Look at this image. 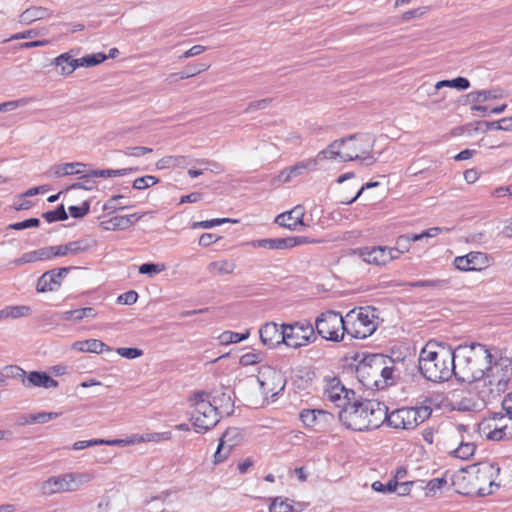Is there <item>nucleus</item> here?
Here are the masks:
<instances>
[{"label":"nucleus","instance_id":"6","mask_svg":"<svg viewBox=\"0 0 512 512\" xmlns=\"http://www.w3.org/2000/svg\"><path fill=\"white\" fill-rule=\"evenodd\" d=\"M396 370L394 360L383 354H370L358 364L356 372L360 381L367 387L383 389L393 380Z\"/></svg>","mask_w":512,"mask_h":512},{"label":"nucleus","instance_id":"8","mask_svg":"<svg viewBox=\"0 0 512 512\" xmlns=\"http://www.w3.org/2000/svg\"><path fill=\"white\" fill-rule=\"evenodd\" d=\"M374 309L360 307L353 309L345 315V333L355 339H365L373 334L377 324Z\"/></svg>","mask_w":512,"mask_h":512},{"label":"nucleus","instance_id":"24","mask_svg":"<svg viewBox=\"0 0 512 512\" xmlns=\"http://www.w3.org/2000/svg\"><path fill=\"white\" fill-rule=\"evenodd\" d=\"M305 215V209L302 205H297L288 212L279 214L275 222L290 230H297L298 226H305L303 217Z\"/></svg>","mask_w":512,"mask_h":512},{"label":"nucleus","instance_id":"54","mask_svg":"<svg viewBox=\"0 0 512 512\" xmlns=\"http://www.w3.org/2000/svg\"><path fill=\"white\" fill-rule=\"evenodd\" d=\"M169 496L168 492H163L159 496L153 497L149 502H147V505L149 506L150 512H158L163 510V504L165 502V499Z\"/></svg>","mask_w":512,"mask_h":512},{"label":"nucleus","instance_id":"12","mask_svg":"<svg viewBox=\"0 0 512 512\" xmlns=\"http://www.w3.org/2000/svg\"><path fill=\"white\" fill-rule=\"evenodd\" d=\"M481 433L492 441H508L512 439V416L494 413L480 423Z\"/></svg>","mask_w":512,"mask_h":512},{"label":"nucleus","instance_id":"15","mask_svg":"<svg viewBox=\"0 0 512 512\" xmlns=\"http://www.w3.org/2000/svg\"><path fill=\"white\" fill-rule=\"evenodd\" d=\"M10 370H15L14 377L20 378L22 385L25 388H56L58 382L54 380L49 374L43 371H31L27 373L25 370L18 366H10Z\"/></svg>","mask_w":512,"mask_h":512},{"label":"nucleus","instance_id":"41","mask_svg":"<svg viewBox=\"0 0 512 512\" xmlns=\"http://www.w3.org/2000/svg\"><path fill=\"white\" fill-rule=\"evenodd\" d=\"M161 439V435L159 433H147L144 435L134 434L126 438V445L139 444L143 442H156Z\"/></svg>","mask_w":512,"mask_h":512},{"label":"nucleus","instance_id":"27","mask_svg":"<svg viewBox=\"0 0 512 512\" xmlns=\"http://www.w3.org/2000/svg\"><path fill=\"white\" fill-rule=\"evenodd\" d=\"M53 15V11L41 6H32L23 11L19 16V22L29 25L37 20L46 19Z\"/></svg>","mask_w":512,"mask_h":512},{"label":"nucleus","instance_id":"4","mask_svg":"<svg viewBox=\"0 0 512 512\" xmlns=\"http://www.w3.org/2000/svg\"><path fill=\"white\" fill-rule=\"evenodd\" d=\"M419 371L429 381L444 382L455 376L453 350L428 342L420 351Z\"/></svg>","mask_w":512,"mask_h":512},{"label":"nucleus","instance_id":"53","mask_svg":"<svg viewBox=\"0 0 512 512\" xmlns=\"http://www.w3.org/2000/svg\"><path fill=\"white\" fill-rule=\"evenodd\" d=\"M372 489L381 493H393L397 489V480L391 479L387 484H383L380 481H375L372 483Z\"/></svg>","mask_w":512,"mask_h":512},{"label":"nucleus","instance_id":"52","mask_svg":"<svg viewBox=\"0 0 512 512\" xmlns=\"http://www.w3.org/2000/svg\"><path fill=\"white\" fill-rule=\"evenodd\" d=\"M59 416L57 412H40L30 415L28 423H47L50 420L56 419Z\"/></svg>","mask_w":512,"mask_h":512},{"label":"nucleus","instance_id":"64","mask_svg":"<svg viewBox=\"0 0 512 512\" xmlns=\"http://www.w3.org/2000/svg\"><path fill=\"white\" fill-rule=\"evenodd\" d=\"M36 261H38V256H37V251L34 250V251L24 253L21 257L15 259L13 261V263L15 265L20 266V265H24V264L32 263V262H36Z\"/></svg>","mask_w":512,"mask_h":512},{"label":"nucleus","instance_id":"20","mask_svg":"<svg viewBox=\"0 0 512 512\" xmlns=\"http://www.w3.org/2000/svg\"><path fill=\"white\" fill-rule=\"evenodd\" d=\"M453 263L455 268L460 271H476L488 267L490 257L486 253L472 251L464 256L456 257Z\"/></svg>","mask_w":512,"mask_h":512},{"label":"nucleus","instance_id":"11","mask_svg":"<svg viewBox=\"0 0 512 512\" xmlns=\"http://www.w3.org/2000/svg\"><path fill=\"white\" fill-rule=\"evenodd\" d=\"M345 316L340 313L329 310L321 313L315 320L314 330L323 339L332 342L343 340L345 335Z\"/></svg>","mask_w":512,"mask_h":512},{"label":"nucleus","instance_id":"33","mask_svg":"<svg viewBox=\"0 0 512 512\" xmlns=\"http://www.w3.org/2000/svg\"><path fill=\"white\" fill-rule=\"evenodd\" d=\"M236 264L231 260H218L208 265V271L216 275H228L233 273Z\"/></svg>","mask_w":512,"mask_h":512},{"label":"nucleus","instance_id":"51","mask_svg":"<svg viewBox=\"0 0 512 512\" xmlns=\"http://www.w3.org/2000/svg\"><path fill=\"white\" fill-rule=\"evenodd\" d=\"M448 284L447 280H419L415 282L409 283L411 287H421V288H440Z\"/></svg>","mask_w":512,"mask_h":512},{"label":"nucleus","instance_id":"56","mask_svg":"<svg viewBox=\"0 0 512 512\" xmlns=\"http://www.w3.org/2000/svg\"><path fill=\"white\" fill-rule=\"evenodd\" d=\"M97 316V312L92 307H84L75 309L74 313V321L80 322L84 318H95Z\"/></svg>","mask_w":512,"mask_h":512},{"label":"nucleus","instance_id":"32","mask_svg":"<svg viewBox=\"0 0 512 512\" xmlns=\"http://www.w3.org/2000/svg\"><path fill=\"white\" fill-rule=\"evenodd\" d=\"M86 164L81 162L64 163L52 168L55 177H62L71 174H82L86 172Z\"/></svg>","mask_w":512,"mask_h":512},{"label":"nucleus","instance_id":"18","mask_svg":"<svg viewBox=\"0 0 512 512\" xmlns=\"http://www.w3.org/2000/svg\"><path fill=\"white\" fill-rule=\"evenodd\" d=\"M311 241L304 236H292L286 238H275V239H257L247 243V245L253 248H265L270 250H283L292 248Z\"/></svg>","mask_w":512,"mask_h":512},{"label":"nucleus","instance_id":"45","mask_svg":"<svg viewBox=\"0 0 512 512\" xmlns=\"http://www.w3.org/2000/svg\"><path fill=\"white\" fill-rule=\"evenodd\" d=\"M85 174L82 176V181L73 183L68 187L70 190L83 189V190H93L96 188V181L93 180L94 177L89 175V171L84 172Z\"/></svg>","mask_w":512,"mask_h":512},{"label":"nucleus","instance_id":"23","mask_svg":"<svg viewBox=\"0 0 512 512\" xmlns=\"http://www.w3.org/2000/svg\"><path fill=\"white\" fill-rule=\"evenodd\" d=\"M259 336L262 344L269 348H274L284 343L283 327L282 325L279 327L274 322L265 323L259 329Z\"/></svg>","mask_w":512,"mask_h":512},{"label":"nucleus","instance_id":"5","mask_svg":"<svg viewBox=\"0 0 512 512\" xmlns=\"http://www.w3.org/2000/svg\"><path fill=\"white\" fill-rule=\"evenodd\" d=\"M512 380V360L508 357L492 359L484 376L477 381L478 396L483 402H491L503 394Z\"/></svg>","mask_w":512,"mask_h":512},{"label":"nucleus","instance_id":"35","mask_svg":"<svg viewBox=\"0 0 512 512\" xmlns=\"http://www.w3.org/2000/svg\"><path fill=\"white\" fill-rule=\"evenodd\" d=\"M498 98H501V94L498 90L473 91L467 94L468 101L474 104Z\"/></svg>","mask_w":512,"mask_h":512},{"label":"nucleus","instance_id":"61","mask_svg":"<svg viewBox=\"0 0 512 512\" xmlns=\"http://www.w3.org/2000/svg\"><path fill=\"white\" fill-rule=\"evenodd\" d=\"M411 246V242L409 240V235H400L396 240L395 250L398 254H403L408 252Z\"/></svg>","mask_w":512,"mask_h":512},{"label":"nucleus","instance_id":"48","mask_svg":"<svg viewBox=\"0 0 512 512\" xmlns=\"http://www.w3.org/2000/svg\"><path fill=\"white\" fill-rule=\"evenodd\" d=\"M292 505L289 503L288 499H282L281 497H277L273 499L272 503L269 507V512H292Z\"/></svg>","mask_w":512,"mask_h":512},{"label":"nucleus","instance_id":"9","mask_svg":"<svg viewBox=\"0 0 512 512\" xmlns=\"http://www.w3.org/2000/svg\"><path fill=\"white\" fill-rule=\"evenodd\" d=\"M432 413L428 405L403 407L387 413L385 422L394 429L413 430L427 420Z\"/></svg>","mask_w":512,"mask_h":512},{"label":"nucleus","instance_id":"34","mask_svg":"<svg viewBox=\"0 0 512 512\" xmlns=\"http://www.w3.org/2000/svg\"><path fill=\"white\" fill-rule=\"evenodd\" d=\"M323 159L324 158H318V156H317L314 159H307V160L297 162L295 165L289 167L290 174H292L293 178H295V177L303 175L304 172L307 170H311V171L315 170L318 165V161L323 160Z\"/></svg>","mask_w":512,"mask_h":512},{"label":"nucleus","instance_id":"13","mask_svg":"<svg viewBox=\"0 0 512 512\" xmlns=\"http://www.w3.org/2000/svg\"><path fill=\"white\" fill-rule=\"evenodd\" d=\"M284 344L290 348H300L316 341L314 326L307 320L292 324H282Z\"/></svg>","mask_w":512,"mask_h":512},{"label":"nucleus","instance_id":"62","mask_svg":"<svg viewBox=\"0 0 512 512\" xmlns=\"http://www.w3.org/2000/svg\"><path fill=\"white\" fill-rule=\"evenodd\" d=\"M116 352L121 357H124V358H127V359H135V358H138V357L142 356V354H143V351L141 349H138V348H127V347L117 348Z\"/></svg>","mask_w":512,"mask_h":512},{"label":"nucleus","instance_id":"59","mask_svg":"<svg viewBox=\"0 0 512 512\" xmlns=\"http://www.w3.org/2000/svg\"><path fill=\"white\" fill-rule=\"evenodd\" d=\"M39 225H40V220L38 218H30V219H26L21 222H16V223L10 224L9 228L13 229V230H23L26 228L38 227Z\"/></svg>","mask_w":512,"mask_h":512},{"label":"nucleus","instance_id":"50","mask_svg":"<svg viewBox=\"0 0 512 512\" xmlns=\"http://www.w3.org/2000/svg\"><path fill=\"white\" fill-rule=\"evenodd\" d=\"M158 181H159L158 178H156L155 176H152V175L143 176V177H140V178H137L134 180L133 188H135L137 190L146 189V188H149V187L155 185L156 183H158Z\"/></svg>","mask_w":512,"mask_h":512},{"label":"nucleus","instance_id":"26","mask_svg":"<svg viewBox=\"0 0 512 512\" xmlns=\"http://www.w3.org/2000/svg\"><path fill=\"white\" fill-rule=\"evenodd\" d=\"M92 247V244L86 239H79L68 242L64 245L55 246V253L57 257H64L69 254L78 255L87 252Z\"/></svg>","mask_w":512,"mask_h":512},{"label":"nucleus","instance_id":"42","mask_svg":"<svg viewBox=\"0 0 512 512\" xmlns=\"http://www.w3.org/2000/svg\"><path fill=\"white\" fill-rule=\"evenodd\" d=\"M249 336V332L246 333H237L232 331H225L219 336V340L221 344L227 345L231 343H238Z\"/></svg>","mask_w":512,"mask_h":512},{"label":"nucleus","instance_id":"14","mask_svg":"<svg viewBox=\"0 0 512 512\" xmlns=\"http://www.w3.org/2000/svg\"><path fill=\"white\" fill-rule=\"evenodd\" d=\"M257 380L262 394L265 396L271 395L274 397L285 387V379L281 372L269 366H263L259 369Z\"/></svg>","mask_w":512,"mask_h":512},{"label":"nucleus","instance_id":"37","mask_svg":"<svg viewBox=\"0 0 512 512\" xmlns=\"http://www.w3.org/2000/svg\"><path fill=\"white\" fill-rule=\"evenodd\" d=\"M134 171L133 168L126 169H94L89 171V175L94 178H108V177H118L124 176L129 172Z\"/></svg>","mask_w":512,"mask_h":512},{"label":"nucleus","instance_id":"43","mask_svg":"<svg viewBox=\"0 0 512 512\" xmlns=\"http://www.w3.org/2000/svg\"><path fill=\"white\" fill-rule=\"evenodd\" d=\"M228 222L237 223L238 221L234 220V219H230V218H217V219L193 222L192 228L193 229H197V228L210 229L215 226H218V225H221L224 223H228Z\"/></svg>","mask_w":512,"mask_h":512},{"label":"nucleus","instance_id":"58","mask_svg":"<svg viewBox=\"0 0 512 512\" xmlns=\"http://www.w3.org/2000/svg\"><path fill=\"white\" fill-rule=\"evenodd\" d=\"M262 360L261 353L248 352L240 357V364L243 366L254 365L260 363Z\"/></svg>","mask_w":512,"mask_h":512},{"label":"nucleus","instance_id":"1","mask_svg":"<svg viewBox=\"0 0 512 512\" xmlns=\"http://www.w3.org/2000/svg\"><path fill=\"white\" fill-rule=\"evenodd\" d=\"M455 363V377L462 382L473 383L484 376L490 361L493 359L491 351L483 344L458 345L453 350Z\"/></svg>","mask_w":512,"mask_h":512},{"label":"nucleus","instance_id":"29","mask_svg":"<svg viewBox=\"0 0 512 512\" xmlns=\"http://www.w3.org/2000/svg\"><path fill=\"white\" fill-rule=\"evenodd\" d=\"M53 64L60 68V74L67 76L72 74L80 66L79 59H74L70 53H63L53 60Z\"/></svg>","mask_w":512,"mask_h":512},{"label":"nucleus","instance_id":"60","mask_svg":"<svg viewBox=\"0 0 512 512\" xmlns=\"http://www.w3.org/2000/svg\"><path fill=\"white\" fill-rule=\"evenodd\" d=\"M29 98H21L18 100L8 101L0 104V112L14 110L18 107L25 106L29 103Z\"/></svg>","mask_w":512,"mask_h":512},{"label":"nucleus","instance_id":"40","mask_svg":"<svg viewBox=\"0 0 512 512\" xmlns=\"http://www.w3.org/2000/svg\"><path fill=\"white\" fill-rule=\"evenodd\" d=\"M476 445L472 442H461L454 450V456L462 460H468L475 453Z\"/></svg>","mask_w":512,"mask_h":512},{"label":"nucleus","instance_id":"30","mask_svg":"<svg viewBox=\"0 0 512 512\" xmlns=\"http://www.w3.org/2000/svg\"><path fill=\"white\" fill-rule=\"evenodd\" d=\"M72 347L80 352L102 353L104 351H111L108 345L98 339L76 341Z\"/></svg>","mask_w":512,"mask_h":512},{"label":"nucleus","instance_id":"16","mask_svg":"<svg viewBox=\"0 0 512 512\" xmlns=\"http://www.w3.org/2000/svg\"><path fill=\"white\" fill-rule=\"evenodd\" d=\"M243 441V435L239 428L230 427L222 434L214 453V463L218 464L228 458L231 451Z\"/></svg>","mask_w":512,"mask_h":512},{"label":"nucleus","instance_id":"39","mask_svg":"<svg viewBox=\"0 0 512 512\" xmlns=\"http://www.w3.org/2000/svg\"><path fill=\"white\" fill-rule=\"evenodd\" d=\"M31 308L29 306H7L3 309L4 318H20L30 315Z\"/></svg>","mask_w":512,"mask_h":512},{"label":"nucleus","instance_id":"28","mask_svg":"<svg viewBox=\"0 0 512 512\" xmlns=\"http://www.w3.org/2000/svg\"><path fill=\"white\" fill-rule=\"evenodd\" d=\"M211 400V405L215 408L217 414L222 416H229L233 412L234 403L229 394L222 392L215 395Z\"/></svg>","mask_w":512,"mask_h":512},{"label":"nucleus","instance_id":"17","mask_svg":"<svg viewBox=\"0 0 512 512\" xmlns=\"http://www.w3.org/2000/svg\"><path fill=\"white\" fill-rule=\"evenodd\" d=\"M350 395L354 396V391L347 390L338 379L332 378L327 381L324 396L336 407L344 409L345 406L352 404Z\"/></svg>","mask_w":512,"mask_h":512},{"label":"nucleus","instance_id":"2","mask_svg":"<svg viewBox=\"0 0 512 512\" xmlns=\"http://www.w3.org/2000/svg\"><path fill=\"white\" fill-rule=\"evenodd\" d=\"M375 138L368 133L350 135L333 141L326 149L318 153V158L339 159L340 161L360 160L366 166L376 162L373 155Z\"/></svg>","mask_w":512,"mask_h":512},{"label":"nucleus","instance_id":"31","mask_svg":"<svg viewBox=\"0 0 512 512\" xmlns=\"http://www.w3.org/2000/svg\"><path fill=\"white\" fill-rule=\"evenodd\" d=\"M500 472V468L493 463H482L479 464L476 470V478L478 480L488 481L489 486H492L495 482V476Z\"/></svg>","mask_w":512,"mask_h":512},{"label":"nucleus","instance_id":"44","mask_svg":"<svg viewBox=\"0 0 512 512\" xmlns=\"http://www.w3.org/2000/svg\"><path fill=\"white\" fill-rule=\"evenodd\" d=\"M423 484H424V480L406 481V482H401V483H399L397 481V489L395 492L399 496H406L410 493V491L413 487H415L417 489H422Z\"/></svg>","mask_w":512,"mask_h":512},{"label":"nucleus","instance_id":"55","mask_svg":"<svg viewBox=\"0 0 512 512\" xmlns=\"http://www.w3.org/2000/svg\"><path fill=\"white\" fill-rule=\"evenodd\" d=\"M164 270V264L144 263L139 267V273L150 276L160 273Z\"/></svg>","mask_w":512,"mask_h":512},{"label":"nucleus","instance_id":"63","mask_svg":"<svg viewBox=\"0 0 512 512\" xmlns=\"http://www.w3.org/2000/svg\"><path fill=\"white\" fill-rule=\"evenodd\" d=\"M138 299V294L134 290L127 291L118 296L117 302L123 305H132Z\"/></svg>","mask_w":512,"mask_h":512},{"label":"nucleus","instance_id":"19","mask_svg":"<svg viewBox=\"0 0 512 512\" xmlns=\"http://www.w3.org/2000/svg\"><path fill=\"white\" fill-rule=\"evenodd\" d=\"M299 418L305 427L320 431L328 427L333 420V415L322 409H303Z\"/></svg>","mask_w":512,"mask_h":512},{"label":"nucleus","instance_id":"49","mask_svg":"<svg viewBox=\"0 0 512 512\" xmlns=\"http://www.w3.org/2000/svg\"><path fill=\"white\" fill-rule=\"evenodd\" d=\"M272 102H273L272 98H263V99H260V100L252 101V102H250L247 105V107L245 108L244 112L245 113H252V112H255L257 110L267 109L268 107H270Z\"/></svg>","mask_w":512,"mask_h":512},{"label":"nucleus","instance_id":"25","mask_svg":"<svg viewBox=\"0 0 512 512\" xmlns=\"http://www.w3.org/2000/svg\"><path fill=\"white\" fill-rule=\"evenodd\" d=\"M444 87H451L458 90H466L470 87V82L467 78L457 77L452 80H441L438 81L433 86L422 85L419 87L418 91H425L429 96H433L438 93V91Z\"/></svg>","mask_w":512,"mask_h":512},{"label":"nucleus","instance_id":"21","mask_svg":"<svg viewBox=\"0 0 512 512\" xmlns=\"http://www.w3.org/2000/svg\"><path fill=\"white\" fill-rule=\"evenodd\" d=\"M70 270L71 267H62L44 272L37 280L36 290L44 293L59 289Z\"/></svg>","mask_w":512,"mask_h":512},{"label":"nucleus","instance_id":"38","mask_svg":"<svg viewBox=\"0 0 512 512\" xmlns=\"http://www.w3.org/2000/svg\"><path fill=\"white\" fill-rule=\"evenodd\" d=\"M447 484V480L444 477L434 478L427 483L424 481L423 488L427 497H433L437 494L443 486Z\"/></svg>","mask_w":512,"mask_h":512},{"label":"nucleus","instance_id":"57","mask_svg":"<svg viewBox=\"0 0 512 512\" xmlns=\"http://www.w3.org/2000/svg\"><path fill=\"white\" fill-rule=\"evenodd\" d=\"M90 210L89 201H84L81 206H70L69 213L73 218H82L88 214Z\"/></svg>","mask_w":512,"mask_h":512},{"label":"nucleus","instance_id":"22","mask_svg":"<svg viewBox=\"0 0 512 512\" xmlns=\"http://www.w3.org/2000/svg\"><path fill=\"white\" fill-rule=\"evenodd\" d=\"M355 254L363 259L368 264L385 265L393 260L392 252L388 251V247H364L355 250Z\"/></svg>","mask_w":512,"mask_h":512},{"label":"nucleus","instance_id":"10","mask_svg":"<svg viewBox=\"0 0 512 512\" xmlns=\"http://www.w3.org/2000/svg\"><path fill=\"white\" fill-rule=\"evenodd\" d=\"M92 479L93 475L87 472L65 473L50 477L42 482L40 491L43 495L77 491L82 485L89 483Z\"/></svg>","mask_w":512,"mask_h":512},{"label":"nucleus","instance_id":"3","mask_svg":"<svg viewBox=\"0 0 512 512\" xmlns=\"http://www.w3.org/2000/svg\"><path fill=\"white\" fill-rule=\"evenodd\" d=\"M387 418V406L376 400L355 401L339 412V420L354 431L380 427Z\"/></svg>","mask_w":512,"mask_h":512},{"label":"nucleus","instance_id":"7","mask_svg":"<svg viewBox=\"0 0 512 512\" xmlns=\"http://www.w3.org/2000/svg\"><path fill=\"white\" fill-rule=\"evenodd\" d=\"M191 403L190 420L198 432H205L213 428L218 422L220 416L211 405L208 393L195 392L189 399Z\"/></svg>","mask_w":512,"mask_h":512},{"label":"nucleus","instance_id":"36","mask_svg":"<svg viewBox=\"0 0 512 512\" xmlns=\"http://www.w3.org/2000/svg\"><path fill=\"white\" fill-rule=\"evenodd\" d=\"M131 225L130 217L115 216L109 220L101 222V226L105 230H124Z\"/></svg>","mask_w":512,"mask_h":512},{"label":"nucleus","instance_id":"47","mask_svg":"<svg viewBox=\"0 0 512 512\" xmlns=\"http://www.w3.org/2000/svg\"><path fill=\"white\" fill-rule=\"evenodd\" d=\"M107 59V56L103 53H95L91 55H86L79 59L80 66L83 67H91L98 65L102 62H104Z\"/></svg>","mask_w":512,"mask_h":512},{"label":"nucleus","instance_id":"46","mask_svg":"<svg viewBox=\"0 0 512 512\" xmlns=\"http://www.w3.org/2000/svg\"><path fill=\"white\" fill-rule=\"evenodd\" d=\"M43 218L48 222L52 223L55 221H63L68 218L67 212L63 205L58 206L55 210L47 211L43 214Z\"/></svg>","mask_w":512,"mask_h":512}]
</instances>
